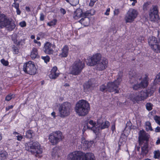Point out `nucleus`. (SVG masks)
<instances>
[{
  "instance_id": "nucleus-26",
  "label": "nucleus",
  "mask_w": 160,
  "mask_h": 160,
  "mask_svg": "<svg viewBox=\"0 0 160 160\" xmlns=\"http://www.w3.org/2000/svg\"><path fill=\"white\" fill-rule=\"evenodd\" d=\"M60 150L57 148H55L53 149L52 152V155L54 158L59 157V153Z\"/></svg>"
},
{
  "instance_id": "nucleus-41",
  "label": "nucleus",
  "mask_w": 160,
  "mask_h": 160,
  "mask_svg": "<svg viewBox=\"0 0 160 160\" xmlns=\"http://www.w3.org/2000/svg\"><path fill=\"white\" fill-rule=\"evenodd\" d=\"M79 0H69V3L71 5L74 6L79 3Z\"/></svg>"
},
{
  "instance_id": "nucleus-24",
  "label": "nucleus",
  "mask_w": 160,
  "mask_h": 160,
  "mask_svg": "<svg viewBox=\"0 0 160 160\" xmlns=\"http://www.w3.org/2000/svg\"><path fill=\"white\" fill-rule=\"evenodd\" d=\"M130 98L131 100L134 102L138 103V102L142 100L139 94H133L131 95Z\"/></svg>"
},
{
  "instance_id": "nucleus-36",
  "label": "nucleus",
  "mask_w": 160,
  "mask_h": 160,
  "mask_svg": "<svg viewBox=\"0 0 160 160\" xmlns=\"http://www.w3.org/2000/svg\"><path fill=\"white\" fill-rule=\"evenodd\" d=\"M160 82V75L158 73V75L156 76V78L155 79L154 82L153 84L156 85V84H159Z\"/></svg>"
},
{
  "instance_id": "nucleus-51",
  "label": "nucleus",
  "mask_w": 160,
  "mask_h": 160,
  "mask_svg": "<svg viewBox=\"0 0 160 160\" xmlns=\"http://www.w3.org/2000/svg\"><path fill=\"white\" fill-rule=\"evenodd\" d=\"M13 7H14L16 9L19 8V3L14 2L12 5Z\"/></svg>"
},
{
  "instance_id": "nucleus-53",
  "label": "nucleus",
  "mask_w": 160,
  "mask_h": 160,
  "mask_svg": "<svg viewBox=\"0 0 160 160\" xmlns=\"http://www.w3.org/2000/svg\"><path fill=\"white\" fill-rule=\"evenodd\" d=\"M19 25L22 27H23L26 26V23L24 21L20 22L19 23Z\"/></svg>"
},
{
  "instance_id": "nucleus-7",
  "label": "nucleus",
  "mask_w": 160,
  "mask_h": 160,
  "mask_svg": "<svg viewBox=\"0 0 160 160\" xmlns=\"http://www.w3.org/2000/svg\"><path fill=\"white\" fill-rule=\"evenodd\" d=\"M71 107V104L68 102H65L61 104L58 108L60 117L64 118L69 115Z\"/></svg>"
},
{
  "instance_id": "nucleus-56",
  "label": "nucleus",
  "mask_w": 160,
  "mask_h": 160,
  "mask_svg": "<svg viewBox=\"0 0 160 160\" xmlns=\"http://www.w3.org/2000/svg\"><path fill=\"white\" fill-rule=\"evenodd\" d=\"M57 70V68L56 67H54L51 70V72H56Z\"/></svg>"
},
{
  "instance_id": "nucleus-11",
  "label": "nucleus",
  "mask_w": 160,
  "mask_h": 160,
  "mask_svg": "<svg viewBox=\"0 0 160 160\" xmlns=\"http://www.w3.org/2000/svg\"><path fill=\"white\" fill-rule=\"evenodd\" d=\"M148 42L151 48L157 52H160V41H158L154 37H150L148 39Z\"/></svg>"
},
{
  "instance_id": "nucleus-31",
  "label": "nucleus",
  "mask_w": 160,
  "mask_h": 160,
  "mask_svg": "<svg viewBox=\"0 0 160 160\" xmlns=\"http://www.w3.org/2000/svg\"><path fill=\"white\" fill-rule=\"evenodd\" d=\"M59 75V73L57 72H51L49 75V78L52 79L56 78Z\"/></svg>"
},
{
  "instance_id": "nucleus-44",
  "label": "nucleus",
  "mask_w": 160,
  "mask_h": 160,
  "mask_svg": "<svg viewBox=\"0 0 160 160\" xmlns=\"http://www.w3.org/2000/svg\"><path fill=\"white\" fill-rule=\"evenodd\" d=\"M14 95L13 94H10L6 96L5 98L6 100L7 101H9L12 98H14Z\"/></svg>"
},
{
  "instance_id": "nucleus-52",
  "label": "nucleus",
  "mask_w": 160,
  "mask_h": 160,
  "mask_svg": "<svg viewBox=\"0 0 160 160\" xmlns=\"http://www.w3.org/2000/svg\"><path fill=\"white\" fill-rule=\"evenodd\" d=\"M97 0H91L90 2L89 3V5L90 6H92L94 5L95 2Z\"/></svg>"
},
{
  "instance_id": "nucleus-3",
  "label": "nucleus",
  "mask_w": 160,
  "mask_h": 160,
  "mask_svg": "<svg viewBox=\"0 0 160 160\" xmlns=\"http://www.w3.org/2000/svg\"><path fill=\"white\" fill-rule=\"evenodd\" d=\"M68 160H94V156L92 153H88L84 155L80 151H75L68 155Z\"/></svg>"
},
{
  "instance_id": "nucleus-19",
  "label": "nucleus",
  "mask_w": 160,
  "mask_h": 160,
  "mask_svg": "<svg viewBox=\"0 0 160 160\" xmlns=\"http://www.w3.org/2000/svg\"><path fill=\"white\" fill-rule=\"evenodd\" d=\"M52 47V44L49 42H47L44 45L43 50L44 52L47 54H52L53 52Z\"/></svg>"
},
{
  "instance_id": "nucleus-34",
  "label": "nucleus",
  "mask_w": 160,
  "mask_h": 160,
  "mask_svg": "<svg viewBox=\"0 0 160 160\" xmlns=\"http://www.w3.org/2000/svg\"><path fill=\"white\" fill-rule=\"evenodd\" d=\"M123 75V72L122 71H120L118 73V77L117 78V80H115V81H117L119 83H120L122 81V76Z\"/></svg>"
},
{
  "instance_id": "nucleus-58",
  "label": "nucleus",
  "mask_w": 160,
  "mask_h": 160,
  "mask_svg": "<svg viewBox=\"0 0 160 160\" xmlns=\"http://www.w3.org/2000/svg\"><path fill=\"white\" fill-rule=\"evenodd\" d=\"M119 12V9H115L114 12V14L115 15H118Z\"/></svg>"
},
{
  "instance_id": "nucleus-55",
  "label": "nucleus",
  "mask_w": 160,
  "mask_h": 160,
  "mask_svg": "<svg viewBox=\"0 0 160 160\" xmlns=\"http://www.w3.org/2000/svg\"><path fill=\"white\" fill-rule=\"evenodd\" d=\"M155 32L156 33L158 39L160 41V30H157V32Z\"/></svg>"
},
{
  "instance_id": "nucleus-18",
  "label": "nucleus",
  "mask_w": 160,
  "mask_h": 160,
  "mask_svg": "<svg viewBox=\"0 0 160 160\" xmlns=\"http://www.w3.org/2000/svg\"><path fill=\"white\" fill-rule=\"evenodd\" d=\"M108 62L107 59L105 58L103 59L97 64V69L99 70H103L107 67Z\"/></svg>"
},
{
  "instance_id": "nucleus-33",
  "label": "nucleus",
  "mask_w": 160,
  "mask_h": 160,
  "mask_svg": "<svg viewBox=\"0 0 160 160\" xmlns=\"http://www.w3.org/2000/svg\"><path fill=\"white\" fill-rule=\"evenodd\" d=\"M12 48L13 53L14 54H17L19 52V48L14 45H12Z\"/></svg>"
},
{
  "instance_id": "nucleus-13",
  "label": "nucleus",
  "mask_w": 160,
  "mask_h": 160,
  "mask_svg": "<svg viewBox=\"0 0 160 160\" xmlns=\"http://www.w3.org/2000/svg\"><path fill=\"white\" fill-rule=\"evenodd\" d=\"M150 137L149 134L143 130H140L138 133V142L139 145H142L144 143L148 142Z\"/></svg>"
},
{
  "instance_id": "nucleus-4",
  "label": "nucleus",
  "mask_w": 160,
  "mask_h": 160,
  "mask_svg": "<svg viewBox=\"0 0 160 160\" xmlns=\"http://www.w3.org/2000/svg\"><path fill=\"white\" fill-rule=\"evenodd\" d=\"M16 25L11 19L8 18L4 14H0V27L6 28L9 31H12Z\"/></svg>"
},
{
  "instance_id": "nucleus-57",
  "label": "nucleus",
  "mask_w": 160,
  "mask_h": 160,
  "mask_svg": "<svg viewBox=\"0 0 160 160\" xmlns=\"http://www.w3.org/2000/svg\"><path fill=\"white\" fill-rule=\"evenodd\" d=\"M110 11V8H108L106 10V12L104 13V14L106 15H108L109 14V12Z\"/></svg>"
},
{
  "instance_id": "nucleus-62",
  "label": "nucleus",
  "mask_w": 160,
  "mask_h": 160,
  "mask_svg": "<svg viewBox=\"0 0 160 160\" xmlns=\"http://www.w3.org/2000/svg\"><path fill=\"white\" fill-rule=\"evenodd\" d=\"M16 12L18 15H20L21 13V12L19 8L16 9Z\"/></svg>"
},
{
  "instance_id": "nucleus-48",
  "label": "nucleus",
  "mask_w": 160,
  "mask_h": 160,
  "mask_svg": "<svg viewBox=\"0 0 160 160\" xmlns=\"http://www.w3.org/2000/svg\"><path fill=\"white\" fill-rule=\"evenodd\" d=\"M41 58L44 60V62L46 63L49 62L50 59L49 57L47 55L45 57L42 56Z\"/></svg>"
},
{
  "instance_id": "nucleus-22",
  "label": "nucleus",
  "mask_w": 160,
  "mask_h": 160,
  "mask_svg": "<svg viewBox=\"0 0 160 160\" xmlns=\"http://www.w3.org/2000/svg\"><path fill=\"white\" fill-rule=\"evenodd\" d=\"M85 16L79 21V22L84 26H88L89 24L90 19L88 16Z\"/></svg>"
},
{
  "instance_id": "nucleus-38",
  "label": "nucleus",
  "mask_w": 160,
  "mask_h": 160,
  "mask_svg": "<svg viewBox=\"0 0 160 160\" xmlns=\"http://www.w3.org/2000/svg\"><path fill=\"white\" fill-rule=\"evenodd\" d=\"M107 88V85L106 86L105 85L102 84L101 85L100 88V90L102 92H106L108 91Z\"/></svg>"
},
{
  "instance_id": "nucleus-21",
  "label": "nucleus",
  "mask_w": 160,
  "mask_h": 160,
  "mask_svg": "<svg viewBox=\"0 0 160 160\" xmlns=\"http://www.w3.org/2000/svg\"><path fill=\"white\" fill-rule=\"evenodd\" d=\"M96 123L93 122L92 120H90L88 121V123L87 127L88 128L92 130L95 133H96L97 132V129H95L96 127Z\"/></svg>"
},
{
  "instance_id": "nucleus-60",
  "label": "nucleus",
  "mask_w": 160,
  "mask_h": 160,
  "mask_svg": "<svg viewBox=\"0 0 160 160\" xmlns=\"http://www.w3.org/2000/svg\"><path fill=\"white\" fill-rule=\"evenodd\" d=\"M17 139L19 141H21L23 137L21 135H18L17 136Z\"/></svg>"
},
{
  "instance_id": "nucleus-27",
  "label": "nucleus",
  "mask_w": 160,
  "mask_h": 160,
  "mask_svg": "<svg viewBox=\"0 0 160 160\" xmlns=\"http://www.w3.org/2000/svg\"><path fill=\"white\" fill-rule=\"evenodd\" d=\"M38 54L37 49L35 48H33L31 52V57L32 59H34L37 57Z\"/></svg>"
},
{
  "instance_id": "nucleus-35",
  "label": "nucleus",
  "mask_w": 160,
  "mask_h": 160,
  "mask_svg": "<svg viewBox=\"0 0 160 160\" xmlns=\"http://www.w3.org/2000/svg\"><path fill=\"white\" fill-rule=\"evenodd\" d=\"M155 85V84L153 85L152 87L150 88V89H148L147 90V92L148 94L151 95L155 91L156 88V87Z\"/></svg>"
},
{
  "instance_id": "nucleus-9",
  "label": "nucleus",
  "mask_w": 160,
  "mask_h": 160,
  "mask_svg": "<svg viewBox=\"0 0 160 160\" xmlns=\"http://www.w3.org/2000/svg\"><path fill=\"white\" fill-rule=\"evenodd\" d=\"M95 11L93 9L88 10L84 12H82V10L79 8H78L74 12L73 18L75 19H78L81 17H84L85 16H92L94 14Z\"/></svg>"
},
{
  "instance_id": "nucleus-1",
  "label": "nucleus",
  "mask_w": 160,
  "mask_h": 160,
  "mask_svg": "<svg viewBox=\"0 0 160 160\" xmlns=\"http://www.w3.org/2000/svg\"><path fill=\"white\" fill-rule=\"evenodd\" d=\"M129 82L131 84H134L132 88L134 90H138L140 89L145 88L148 86L149 79L148 76L142 79V75L136 73L135 71H130L129 73Z\"/></svg>"
},
{
  "instance_id": "nucleus-25",
  "label": "nucleus",
  "mask_w": 160,
  "mask_h": 160,
  "mask_svg": "<svg viewBox=\"0 0 160 160\" xmlns=\"http://www.w3.org/2000/svg\"><path fill=\"white\" fill-rule=\"evenodd\" d=\"M35 136L34 132L32 130H29L26 132L25 137L27 138L31 139L33 138Z\"/></svg>"
},
{
  "instance_id": "nucleus-6",
  "label": "nucleus",
  "mask_w": 160,
  "mask_h": 160,
  "mask_svg": "<svg viewBox=\"0 0 160 160\" xmlns=\"http://www.w3.org/2000/svg\"><path fill=\"white\" fill-rule=\"evenodd\" d=\"M25 149L31 152L33 154H41L42 152V148H40L39 143L38 142H30L25 144Z\"/></svg>"
},
{
  "instance_id": "nucleus-43",
  "label": "nucleus",
  "mask_w": 160,
  "mask_h": 160,
  "mask_svg": "<svg viewBox=\"0 0 160 160\" xmlns=\"http://www.w3.org/2000/svg\"><path fill=\"white\" fill-rule=\"evenodd\" d=\"M152 104L150 103H148L146 105L147 109L148 111H150L152 109Z\"/></svg>"
},
{
  "instance_id": "nucleus-61",
  "label": "nucleus",
  "mask_w": 160,
  "mask_h": 160,
  "mask_svg": "<svg viewBox=\"0 0 160 160\" xmlns=\"http://www.w3.org/2000/svg\"><path fill=\"white\" fill-rule=\"evenodd\" d=\"M13 106L12 105H10L8 106V107H7L6 108V109L7 111H8L9 109L12 108Z\"/></svg>"
},
{
  "instance_id": "nucleus-15",
  "label": "nucleus",
  "mask_w": 160,
  "mask_h": 160,
  "mask_svg": "<svg viewBox=\"0 0 160 160\" xmlns=\"http://www.w3.org/2000/svg\"><path fill=\"white\" fill-rule=\"evenodd\" d=\"M119 84L115 80L113 82H108L107 84L108 91L111 92H114L116 93H118L119 88H118V86Z\"/></svg>"
},
{
  "instance_id": "nucleus-63",
  "label": "nucleus",
  "mask_w": 160,
  "mask_h": 160,
  "mask_svg": "<svg viewBox=\"0 0 160 160\" xmlns=\"http://www.w3.org/2000/svg\"><path fill=\"white\" fill-rule=\"evenodd\" d=\"M60 11L61 13H62L63 14H65L66 12L65 10L63 8L61 9Z\"/></svg>"
},
{
  "instance_id": "nucleus-37",
  "label": "nucleus",
  "mask_w": 160,
  "mask_h": 160,
  "mask_svg": "<svg viewBox=\"0 0 160 160\" xmlns=\"http://www.w3.org/2000/svg\"><path fill=\"white\" fill-rule=\"evenodd\" d=\"M154 156L155 158L159 159L160 157V152L159 150L155 151L153 152Z\"/></svg>"
},
{
  "instance_id": "nucleus-28",
  "label": "nucleus",
  "mask_w": 160,
  "mask_h": 160,
  "mask_svg": "<svg viewBox=\"0 0 160 160\" xmlns=\"http://www.w3.org/2000/svg\"><path fill=\"white\" fill-rule=\"evenodd\" d=\"M148 93L147 91H142L138 94L142 100H143L148 97Z\"/></svg>"
},
{
  "instance_id": "nucleus-47",
  "label": "nucleus",
  "mask_w": 160,
  "mask_h": 160,
  "mask_svg": "<svg viewBox=\"0 0 160 160\" xmlns=\"http://www.w3.org/2000/svg\"><path fill=\"white\" fill-rule=\"evenodd\" d=\"M25 43V39H21L18 42H17L16 44L17 46H19L20 45H23Z\"/></svg>"
},
{
  "instance_id": "nucleus-46",
  "label": "nucleus",
  "mask_w": 160,
  "mask_h": 160,
  "mask_svg": "<svg viewBox=\"0 0 160 160\" xmlns=\"http://www.w3.org/2000/svg\"><path fill=\"white\" fill-rule=\"evenodd\" d=\"M154 119L156 122L160 125V117L156 115L154 117Z\"/></svg>"
},
{
  "instance_id": "nucleus-16",
  "label": "nucleus",
  "mask_w": 160,
  "mask_h": 160,
  "mask_svg": "<svg viewBox=\"0 0 160 160\" xmlns=\"http://www.w3.org/2000/svg\"><path fill=\"white\" fill-rule=\"evenodd\" d=\"M102 56L100 54L97 53L94 55L90 60V62H88V60L86 62L88 66H93L96 65L101 61ZM89 61V60H88Z\"/></svg>"
},
{
  "instance_id": "nucleus-5",
  "label": "nucleus",
  "mask_w": 160,
  "mask_h": 160,
  "mask_svg": "<svg viewBox=\"0 0 160 160\" xmlns=\"http://www.w3.org/2000/svg\"><path fill=\"white\" fill-rule=\"evenodd\" d=\"M85 66L84 62L80 59L77 60L70 67V73L74 75H79L84 68Z\"/></svg>"
},
{
  "instance_id": "nucleus-17",
  "label": "nucleus",
  "mask_w": 160,
  "mask_h": 160,
  "mask_svg": "<svg viewBox=\"0 0 160 160\" xmlns=\"http://www.w3.org/2000/svg\"><path fill=\"white\" fill-rule=\"evenodd\" d=\"M96 81L94 79H89L88 82H86L83 85L84 90H88V89H92L95 87Z\"/></svg>"
},
{
  "instance_id": "nucleus-50",
  "label": "nucleus",
  "mask_w": 160,
  "mask_h": 160,
  "mask_svg": "<svg viewBox=\"0 0 160 160\" xmlns=\"http://www.w3.org/2000/svg\"><path fill=\"white\" fill-rule=\"evenodd\" d=\"M81 142L82 143L86 145L88 143V142L86 140L84 137H82L81 140Z\"/></svg>"
},
{
  "instance_id": "nucleus-2",
  "label": "nucleus",
  "mask_w": 160,
  "mask_h": 160,
  "mask_svg": "<svg viewBox=\"0 0 160 160\" xmlns=\"http://www.w3.org/2000/svg\"><path fill=\"white\" fill-rule=\"evenodd\" d=\"M90 110L89 104L86 100H80L76 105L75 110L79 116H85L88 113Z\"/></svg>"
},
{
  "instance_id": "nucleus-29",
  "label": "nucleus",
  "mask_w": 160,
  "mask_h": 160,
  "mask_svg": "<svg viewBox=\"0 0 160 160\" xmlns=\"http://www.w3.org/2000/svg\"><path fill=\"white\" fill-rule=\"evenodd\" d=\"M110 125L109 122L107 121H103L101 126L100 127V128L101 129H103L106 128H108Z\"/></svg>"
},
{
  "instance_id": "nucleus-45",
  "label": "nucleus",
  "mask_w": 160,
  "mask_h": 160,
  "mask_svg": "<svg viewBox=\"0 0 160 160\" xmlns=\"http://www.w3.org/2000/svg\"><path fill=\"white\" fill-rule=\"evenodd\" d=\"M103 122L102 120V118H101L100 119H98L97 121V124L96 125L97 127H99L101 126Z\"/></svg>"
},
{
  "instance_id": "nucleus-59",
  "label": "nucleus",
  "mask_w": 160,
  "mask_h": 160,
  "mask_svg": "<svg viewBox=\"0 0 160 160\" xmlns=\"http://www.w3.org/2000/svg\"><path fill=\"white\" fill-rule=\"evenodd\" d=\"M160 126V125H159ZM155 131L156 132H160V127H157L155 129Z\"/></svg>"
},
{
  "instance_id": "nucleus-14",
  "label": "nucleus",
  "mask_w": 160,
  "mask_h": 160,
  "mask_svg": "<svg viewBox=\"0 0 160 160\" xmlns=\"http://www.w3.org/2000/svg\"><path fill=\"white\" fill-rule=\"evenodd\" d=\"M149 14L151 21L155 22L157 21L159 18L158 6H153L152 8L150 10Z\"/></svg>"
},
{
  "instance_id": "nucleus-49",
  "label": "nucleus",
  "mask_w": 160,
  "mask_h": 160,
  "mask_svg": "<svg viewBox=\"0 0 160 160\" xmlns=\"http://www.w3.org/2000/svg\"><path fill=\"white\" fill-rule=\"evenodd\" d=\"M2 63L5 66H7L8 65V62L7 61H6L4 59H2L1 60Z\"/></svg>"
},
{
  "instance_id": "nucleus-12",
  "label": "nucleus",
  "mask_w": 160,
  "mask_h": 160,
  "mask_svg": "<svg viewBox=\"0 0 160 160\" xmlns=\"http://www.w3.org/2000/svg\"><path fill=\"white\" fill-rule=\"evenodd\" d=\"M138 14V11L133 8H130L127 12L125 17L126 22H132L137 17Z\"/></svg>"
},
{
  "instance_id": "nucleus-54",
  "label": "nucleus",
  "mask_w": 160,
  "mask_h": 160,
  "mask_svg": "<svg viewBox=\"0 0 160 160\" xmlns=\"http://www.w3.org/2000/svg\"><path fill=\"white\" fill-rule=\"evenodd\" d=\"M44 19V15L43 13L40 14V20L41 21H43Z\"/></svg>"
},
{
  "instance_id": "nucleus-20",
  "label": "nucleus",
  "mask_w": 160,
  "mask_h": 160,
  "mask_svg": "<svg viewBox=\"0 0 160 160\" xmlns=\"http://www.w3.org/2000/svg\"><path fill=\"white\" fill-rule=\"evenodd\" d=\"M148 142L144 143L142 145H141V154L143 157L146 156L148 152Z\"/></svg>"
},
{
  "instance_id": "nucleus-42",
  "label": "nucleus",
  "mask_w": 160,
  "mask_h": 160,
  "mask_svg": "<svg viewBox=\"0 0 160 160\" xmlns=\"http://www.w3.org/2000/svg\"><path fill=\"white\" fill-rule=\"evenodd\" d=\"M150 2H147L143 5V8L144 11L147 10L149 8Z\"/></svg>"
},
{
  "instance_id": "nucleus-10",
  "label": "nucleus",
  "mask_w": 160,
  "mask_h": 160,
  "mask_svg": "<svg viewBox=\"0 0 160 160\" xmlns=\"http://www.w3.org/2000/svg\"><path fill=\"white\" fill-rule=\"evenodd\" d=\"M23 70L26 73L33 75L36 73L37 69L35 65L32 61H29L23 65Z\"/></svg>"
},
{
  "instance_id": "nucleus-30",
  "label": "nucleus",
  "mask_w": 160,
  "mask_h": 160,
  "mask_svg": "<svg viewBox=\"0 0 160 160\" xmlns=\"http://www.w3.org/2000/svg\"><path fill=\"white\" fill-rule=\"evenodd\" d=\"M8 153L5 151H2L0 153V159L4 160L8 156Z\"/></svg>"
},
{
  "instance_id": "nucleus-32",
  "label": "nucleus",
  "mask_w": 160,
  "mask_h": 160,
  "mask_svg": "<svg viewBox=\"0 0 160 160\" xmlns=\"http://www.w3.org/2000/svg\"><path fill=\"white\" fill-rule=\"evenodd\" d=\"M146 130L147 131L149 130L152 131L153 129L151 126V124L149 122H146Z\"/></svg>"
},
{
  "instance_id": "nucleus-23",
  "label": "nucleus",
  "mask_w": 160,
  "mask_h": 160,
  "mask_svg": "<svg viewBox=\"0 0 160 160\" xmlns=\"http://www.w3.org/2000/svg\"><path fill=\"white\" fill-rule=\"evenodd\" d=\"M69 48L67 45H65L62 49V52L59 55L62 57H66L68 56V54Z\"/></svg>"
},
{
  "instance_id": "nucleus-40",
  "label": "nucleus",
  "mask_w": 160,
  "mask_h": 160,
  "mask_svg": "<svg viewBox=\"0 0 160 160\" xmlns=\"http://www.w3.org/2000/svg\"><path fill=\"white\" fill-rule=\"evenodd\" d=\"M57 22V20L56 19H54L52 21L49 22L47 23V25L50 26L55 25L56 24Z\"/></svg>"
},
{
  "instance_id": "nucleus-64",
  "label": "nucleus",
  "mask_w": 160,
  "mask_h": 160,
  "mask_svg": "<svg viewBox=\"0 0 160 160\" xmlns=\"http://www.w3.org/2000/svg\"><path fill=\"white\" fill-rule=\"evenodd\" d=\"M160 143V139L159 138H158V140H157L156 142V144L157 145H158Z\"/></svg>"
},
{
  "instance_id": "nucleus-39",
  "label": "nucleus",
  "mask_w": 160,
  "mask_h": 160,
  "mask_svg": "<svg viewBox=\"0 0 160 160\" xmlns=\"http://www.w3.org/2000/svg\"><path fill=\"white\" fill-rule=\"evenodd\" d=\"M17 35L16 34H13L11 36L12 40L15 44H16L17 42Z\"/></svg>"
},
{
  "instance_id": "nucleus-8",
  "label": "nucleus",
  "mask_w": 160,
  "mask_h": 160,
  "mask_svg": "<svg viewBox=\"0 0 160 160\" xmlns=\"http://www.w3.org/2000/svg\"><path fill=\"white\" fill-rule=\"evenodd\" d=\"M63 136L61 132L56 131L51 133L49 135V141L53 145L57 144L59 142L62 141Z\"/></svg>"
}]
</instances>
